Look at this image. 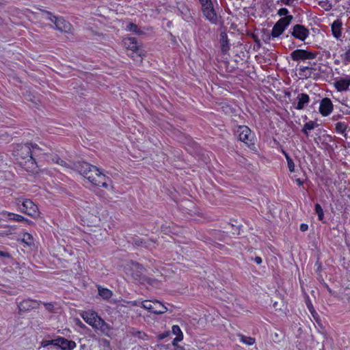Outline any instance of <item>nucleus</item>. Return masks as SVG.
<instances>
[{
	"label": "nucleus",
	"instance_id": "obj_21",
	"mask_svg": "<svg viewBox=\"0 0 350 350\" xmlns=\"http://www.w3.org/2000/svg\"><path fill=\"white\" fill-rule=\"evenodd\" d=\"M21 241L28 246H31L34 244V239L33 236L28 232L23 233L21 238Z\"/></svg>",
	"mask_w": 350,
	"mask_h": 350
},
{
	"label": "nucleus",
	"instance_id": "obj_51",
	"mask_svg": "<svg viewBox=\"0 0 350 350\" xmlns=\"http://www.w3.org/2000/svg\"><path fill=\"white\" fill-rule=\"evenodd\" d=\"M1 235H2V234H1V233H0V236H1Z\"/></svg>",
	"mask_w": 350,
	"mask_h": 350
},
{
	"label": "nucleus",
	"instance_id": "obj_14",
	"mask_svg": "<svg viewBox=\"0 0 350 350\" xmlns=\"http://www.w3.org/2000/svg\"><path fill=\"white\" fill-rule=\"evenodd\" d=\"M298 71L301 79L314 78L317 75L316 69L313 67L301 66Z\"/></svg>",
	"mask_w": 350,
	"mask_h": 350
},
{
	"label": "nucleus",
	"instance_id": "obj_31",
	"mask_svg": "<svg viewBox=\"0 0 350 350\" xmlns=\"http://www.w3.org/2000/svg\"><path fill=\"white\" fill-rule=\"evenodd\" d=\"M342 58L345 64L350 63V49L342 55Z\"/></svg>",
	"mask_w": 350,
	"mask_h": 350
},
{
	"label": "nucleus",
	"instance_id": "obj_26",
	"mask_svg": "<svg viewBox=\"0 0 350 350\" xmlns=\"http://www.w3.org/2000/svg\"><path fill=\"white\" fill-rule=\"evenodd\" d=\"M315 123L313 121H309L306 122L302 129V131L308 136V131L314 129Z\"/></svg>",
	"mask_w": 350,
	"mask_h": 350
},
{
	"label": "nucleus",
	"instance_id": "obj_50",
	"mask_svg": "<svg viewBox=\"0 0 350 350\" xmlns=\"http://www.w3.org/2000/svg\"><path fill=\"white\" fill-rule=\"evenodd\" d=\"M44 305H45L46 306H52L51 304H44Z\"/></svg>",
	"mask_w": 350,
	"mask_h": 350
},
{
	"label": "nucleus",
	"instance_id": "obj_42",
	"mask_svg": "<svg viewBox=\"0 0 350 350\" xmlns=\"http://www.w3.org/2000/svg\"><path fill=\"white\" fill-rule=\"evenodd\" d=\"M310 312L311 313L312 316L313 317V318L314 319H317L319 318L318 314L315 310H314V312Z\"/></svg>",
	"mask_w": 350,
	"mask_h": 350
},
{
	"label": "nucleus",
	"instance_id": "obj_1",
	"mask_svg": "<svg viewBox=\"0 0 350 350\" xmlns=\"http://www.w3.org/2000/svg\"><path fill=\"white\" fill-rule=\"evenodd\" d=\"M77 168L80 174L93 185L101 187L111 193L114 192L115 187L112 180L97 167L88 163H81Z\"/></svg>",
	"mask_w": 350,
	"mask_h": 350
},
{
	"label": "nucleus",
	"instance_id": "obj_39",
	"mask_svg": "<svg viewBox=\"0 0 350 350\" xmlns=\"http://www.w3.org/2000/svg\"><path fill=\"white\" fill-rule=\"evenodd\" d=\"M300 230L303 232L306 231L308 230V225L307 224H301L300 226Z\"/></svg>",
	"mask_w": 350,
	"mask_h": 350
},
{
	"label": "nucleus",
	"instance_id": "obj_41",
	"mask_svg": "<svg viewBox=\"0 0 350 350\" xmlns=\"http://www.w3.org/2000/svg\"><path fill=\"white\" fill-rule=\"evenodd\" d=\"M254 262L256 264L260 265L262 262V258L260 257H259V256H256L254 258Z\"/></svg>",
	"mask_w": 350,
	"mask_h": 350
},
{
	"label": "nucleus",
	"instance_id": "obj_20",
	"mask_svg": "<svg viewBox=\"0 0 350 350\" xmlns=\"http://www.w3.org/2000/svg\"><path fill=\"white\" fill-rule=\"evenodd\" d=\"M172 333L176 336L174 340V342H180L183 338V332L178 325H173L172 328Z\"/></svg>",
	"mask_w": 350,
	"mask_h": 350
},
{
	"label": "nucleus",
	"instance_id": "obj_34",
	"mask_svg": "<svg viewBox=\"0 0 350 350\" xmlns=\"http://www.w3.org/2000/svg\"><path fill=\"white\" fill-rule=\"evenodd\" d=\"M135 336H137L138 338L142 339V340H148V335L143 332H140V331H138L136 332L135 334Z\"/></svg>",
	"mask_w": 350,
	"mask_h": 350
},
{
	"label": "nucleus",
	"instance_id": "obj_49",
	"mask_svg": "<svg viewBox=\"0 0 350 350\" xmlns=\"http://www.w3.org/2000/svg\"><path fill=\"white\" fill-rule=\"evenodd\" d=\"M0 256H6V254H5V253L2 252H0Z\"/></svg>",
	"mask_w": 350,
	"mask_h": 350
},
{
	"label": "nucleus",
	"instance_id": "obj_7",
	"mask_svg": "<svg viewBox=\"0 0 350 350\" xmlns=\"http://www.w3.org/2000/svg\"><path fill=\"white\" fill-rule=\"evenodd\" d=\"M292 18V16H287L280 19L272 29L271 36L273 38L279 37L289 25Z\"/></svg>",
	"mask_w": 350,
	"mask_h": 350
},
{
	"label": "nucleus",
	"instance_id": "obj_40",
	"mask_svg": "<svg viewBox=\"0 0 350 350\" xmlns=\"http://www.w3.org/2000/svg\"><path fill=\"white\" fill-rule=\"evenodd\" d=\"M75 322H76V324L77 325H79L80 327H85V325L79 319H76Z\"/></svg>",
	"mask_w": 350,
	"mask_h": 350
},
{
	"label": "nucleus",
	"instance_id": "obj_46",
	"mask_svg": "<svg viewBox=\"0 0 350 350\" xmlns=\"http://www.w3.org/2000/svg\"><path fill=\"white\" fill-rule=\"evenodd\" d=\"M282 2H284V3L286 4H289L291 3V2L293 1V0H281Z\"/></svg>",
	"mask_w": 350,
	"mask_h": 350
},
{
	"label": "nucleus",
	"instance_id": "obj_38",
	"mask_svg": "<svg viewBox=\"0 0 350 350\" xmlns=\"http://www.w3.org/2000/svg\"><path fill=\"white\" fill-rule=\"evenodd\" d=\"M201 4H202V7L204 6V5H207L208 4H210L211 3V0H200Z\"/></svg>",
	"mask_w": 350,
	"mask_h": 350
},
{
	"label": "nucleus",
	"instance_id": "obj_44",
	"mask_svg": "<svg viewBox=\"0 0 350 350\" xmlns=\"http://www.w3.org/2000/svg\"><path fill=\"white\" fill-rule=\"evenodd\" d=\"M288 12L287 10L286 9H281L279 11V13L280 15H282V14H285Z\"/></svg>",
	"mask_w": 350,
	"mask_h": 350
},
{
	"label": "nucleus",
	"instance_id": "obj_13",
	"mask_svg": "<svg viewBox=\"0 0 350 350\" xmlns=\"http://www.w3.org/2000/svg\"><path fill=\"white\" fill-rule=\"evenodd\" d=\"M291 57L293 60H304L312 59L314 57V55L310 52L304 50H295L291 53Z\"/></svg>",
	"mask_w": 350,
	"mask_h": 350
},
{
	"label": "nucleus",
	"instance_id": "obj_33",
	"mask_svg": "<svg viewBox=\"0 0 350 350\" xmlns=\"http://www.w3.org/2000/svg\"><path fill=\"white\" fill-rule=\"evenodd\" d=\"M14 217H15V219H14L15 221H25L28 224H32V221L28 220L27 219H25L24 217H23V216L20 215L16 214V216H14Z\"/></svg>",
	"mask_w": 350,
	"mask_h": 350
},
{
	"label": "nucleus",
	"instance_id": "obj_8",
	"mask_svg": "<svg viewBox=\"0 0 350 350\" xmlns=\"http://www.w3.org/2000/svg\"><path fill=\"white\" fill-rule=\"evenodd\" d=\"M239 139L246 144H253L254 134L247 126H239L236 131Z\"/></svg>",
	"mask_w": 350,
	"mask_h": 350
},
{
	"label": "nucleus",
	"instance_id": "obj_30",
	"mask_svg": "<svg viewBox=\"0 0 350 350\" xmlns=\"http://www.w3.org/2000/svg\"><path fill=\"white\" fill-rule=\"evenodd\" d=\"M315 211L317 214L318 215V218L320 221H323L324 218V213L323 208H321V205L319 204H315Z\"/></svg>",
	"mask_w": 350,
	"mask_h": 350
},
{
	"label": "nucleus",
	"instance_id": "obj_5",
	"mask_svg": "<svg viewBox=\"0 0 350 350\" xmlns=\"http://www.w3.org/2000/svg\"><path fill=\"white\" fill-rule=\"evenodd\" d=\"M139 305L148 312L156 314H162L167 311V308L158 300H144L141 301Z\"/></svg>",
	"mask_w": 350,
	"mask_h": 350
},
{
	"label": "nucleus",
	"instance_id": "obj_23",
	"mask_svg": "<svg viewBox=\"0 0 350 350\" xmlns=\"http://www.w3.org/2000/svg\"><path fill=\"white\" fill-rule=\"evenodd\" d=\"M220 36L221 49L223 51L226 52L229 49L227 35L225 33H221Z\"/></svg>",
	"mask_w": 350,
	"mask_h": 350
},
{
	"label": "nucleus",
	"instance_id": "obj_37",
	"mask_svg": "<svg viewBox=\"0 0 350 350\" xmlns=\"http://www.w3.org/2000/svg\"><path fill=\"white\" fill-rule=\"evenodd\" d=\"M100 341L105 347H109L110 343L108 340L103 338Z\"/></svg>",
	"mask_w": 350,
	"mask_h": 350
},
{
	"label": "nucleus",
	"instance_id": "obj_15",
	"mask_svg": "<svg viewBox=\"0 0 350 350\" xmlns=\"http://www.w3.org/2000/svg\"><path fill=\"white\" fill-rule=\"evenodd\" d=\"M123 44L126 49L132 52H137L140 49V46L138 44L135 38L130 37L124 38L123 40Z\"/></svg>",
	"mask_w": 350,
	"mask_h": 350
},
{
	"label": "nucleus",
	"instance_id": "obj_48",
	"mask_svg": "<svg viewBox=\"0 0 350 350\" xmlns=\"http://www.w3.org/2000/svg\"><path fill=\"white\" fill-rule=\"evenodd\" d=\"M131 304L132 306H137V305H138V303H137V301H134L131 302Z\"/></svg>",
	"mask_w": 350,
	"mask_h": 350
},
{
	"label": "nucleus",
	"instance_id": "obj_10",
	"mask_svg": "<svg viewBox=\"0 0 350 350\" xmlns=\"http://www.w3.org/2000/svg\"><path fill=\"white\" fill-rule=\"evenodd\" d=\"M319 112L323 116H329L333 111V104L329 98L322 99L319 105Z\"/></svg>",
	"mask_w": 350,
	"mask_h": 350
},
{
	"label": "nucleus",
	"instance_id": "obj_9",
	"mask_svg": "<svg viewBox=\"0 0 350 350\" xmlns=\"http://www.w3.org/2000/svg\"><path fill=\"white\" fill-rule=\"evenodd\" d=\"M55 347H58L61 350H73L77 347V344L73 340L58 336L56 338Z\"/></svg>",
	"mask_w": 350,
	"mask_h": 350
},
{
	"label": "nucleus",
	"instance_id": "obj_4",
	"mask_svg": "<svg viewBox=\"0 0 350 350\" xmlns=\"http://www.w3.org/2000/svg\"><path fill=\"white\" fill-rule=\"evenodd\" d=\"M16 204H21L22 207L20 211L30 217L36 219L40 216V211L38 206L29 199L17 198L16 200Z\"/></svg>",
	"mask_w": 350,
	"mask_h": 350
},
{
	"label": "nucleus",
	"instance_id": "obj_17",
	"mask_svg": "<svg viewBox=\"0 0 350 350\" xmlns=\"http://www.w3.org/2000/svg\"><path fill=\"white\" fill-rule=\"evenodd\" d=\"M350 85V79H342L334 83V87L337 89L338 91H346Z\"/></svg>",
	"mask_w": 350,
	"mask_h": 350
},
{
	"label": "nucleus",
	"instance_id": "obj_43",
	"mask_svg": "<svg viewBox=\"0 0 350 350\" xmlns=\"http://www.w3.org/2000/svg\"><path fill=\"white\" fill-rule=\"evenodd\" d=\"M54 162L60 165H63L64 163L62 160H61L59 158H56L55 160H54Z\"/></svg>",
	"mask_w": 350,
	"mask_h": 350
},
{
	"label": "nucleus",
	"instance_id": "obj_45",
	"mask_svg": "<svg viewBox=\"0 0 350 350\" xmlns=\"http://www.w3.org/2000/svg\"><path fill=\"white\" fill-rule=\"evenodd\" d=\"M296 183L299 186H301L303 185V182L299 178L296 180Z\"/></svg>",
	"mask_w": 350,
	"mask_h": 350
},
{
	"label": "nucleus",
	"instance_id": "obj_3",
	"mask_svg": "<svg viewBox=\"0 0 350 350\" xmlns=\"http://www.w3.org/2000/svg\"><path fill=\"white\" fill-rule=\"evenodd\" d=\"M82 319L90 325L95 332H100L103 334L109 336L111 331V326L106 323L98 314L94 310H89L82 311L80 313Z\"/></svg>",
	"mask_w": 350,
	"mask_h": 350
},
{
	"label": "nucleus",
	"instance_id": "obj_22",
	"mask_svg": "<svg viewBox=\"0 0 350 350\" xmlns=\"http://www.w3.org/2000/svg\"><path fill=\"white\" fill-rule=\"evenodd\" d=\"M98 294L103 299H107L111 297L112 291L108 288L98 287Z\"/></svg>",
	"mask_w": 350,
	"mask_h": 350
},
{
	"label": "nucleus",
	"instance_id": "obj_6",
	"mask_svg": "<svg viewBox=\"0 0 350 350\" xmlns=\"http://www.w3.org/2000/svg\"><path fill=\"white\" fill-rule=\"evenodd\" d=\"M46 18L55 24V29L65 33L71 32L72 27L71 24L62 17L52 16L49 12H45Z\"/></svg>",
	"mask_w": 350,
	"mask_h": 350
},
{
	"label": "nucleus",
	"instance_id": "obj_28",
	"mask_svg": "<svg viewBox=\"0 0 350 350\" xmlns=\"http://www.w3.org/2000/svg\"><path fill=\"white\" fill-rule=\"evenodd\" d=\"M241 342L247 345H252L255 343V339L252 337L241 336Z\"/></svg>",
	"mask_w": 350,
	"mask_h": 350
},
{
	"label": "nucleus",
	"instance_id": "obj_19",
	"mask_svg": "<svg viewBox=\"0 0 350 350\" xmlns=\"http://www.w3.org/2000/svg\"><path fill=\"white\" fill-rule=\"evenodd\" d=\"M341 25L338 21H335L332 25V31L335 38H339L341 36Z\"/></svg>",
	"mask_w": 350,
	"mask_h": 350
},
{
	"label": "nucleus",
	"instance_id": "obj_18",
	"mask_svg": "<svg viewBox=\"0 0 350 350\" xmlns=\"http://www.w3.org/2000/svg\"><path fill=\"white\" fill-rule=\"evenodd\" d=\"M298 102L296 109L298 110L303 109L306 104L310 101V98L308 94H301L297 96Z\"/></svg>",
	"mask_w": 350,
	"mask_h": 350
},
{
	"label": "nucleus",
	"instance_id": "obj_25",
	"mask_svg": "<svg viewBox=\"0 0 350 350\" xmlns=\"http://www.w3.org/2000/svg\"><path fill=\"white\" fill-rule=\"evenodd\" d=\"M144 55V54L139 49L137 52H133V53L130 55V57L134 61L142 62Z\"/></svg>",
	"mask_w": 350,
	"mask_h": 350
},
{
	"label": "nucleus",
	"instance_id": "obj_35",
	"mask_svg": "<svg viewBox=\"0 0 350 350\" xmlns=\"http://www.w3.org/2000/svg\"><path fill=\"white\" fill-rule=\"evenodd\" d=\"M127 29L131 31H137V26L133 23H130L127 26Z\"/></svg>",
	"mask_w": 350,
	"mask_h": 350
},
{
	"label": "nucleus",
	"instance_id": "obj_32",
	"mask_svg": "<svg viewBox=\"0 0 350 350\" xmlns=\"http://www.w3.org/2000/svg\"><path fill=\"white\" fill-rule=\"evenodd\" d=\"M286 161L289 171L293 172L295 171V163L293 159L291 157H287Z\"/></svg>",
	"mask_w": 350,
	"mask_h": 350
},
{
	"label": "nucleus",
	"instance_id": "obj_11",
	"mask_svg": "<svg viewBox=\"0 0 350 350\" xmlns=\"http://www.w3.org/2000/svg\"><path fill=\"white\" fill-rule=\"evenodd\" d=\"M292 35L297 39L304 41L309 35V31L301 25H296L293 28Z\"/></svg>",
	"mask_w": 350,
	"mask_h": 350
},
{
	"label": "nucleus",
	"instance_id": "obj_24",
	"mask_svg": "<svg viewBox=\"0 0 350 350\" xmlns=\"http://www.w3.org/2000/svg\"><path fill=\"white\" fill-rule=\"evenodd\" d=\"M85 207V211L91 213L92 215H97L99 214V206L96 204H88L86 205Z\"/></svg>",
	"mask_w": 350,
	"mask_h": 350
},
{
	"label": "nucleus",
	"instance_id": "obj_16",
	"mask_svg": "<svg viewBox=\"0 0 350 350\" xmlns=\"http://www.w3.org/2000/svg\"><path fill=\"white\" fill-rule=\"evenodd\" d=\"M40 306V302L35 299H25L19 304V308L21 310H29L31 309H35L38 308Z\"/></svg>",
	"mask_w": 350,
	"mask_h": 350
},
{
	"label": "nucleus",
	"instance_id": "obj_12",
	"mask_svg": "<svg viewBox=\"0 0 350 350\" xmlns=\"http://www.w3.org/2000/svg\"><path fill=\"white\" fill-rule=\"evenodd\" d=\"M202 12L206 19L213 23H215L217 22V17L213 9L212 3L207 5L202 6Z\"/></svg>",
	"mask_w": 350,
	"mask_h": 350
},
{
	"label": "nucleus",
	"instance_id": "obj_2",
	"mask_svg": "<svg viewBox=\"0 0 350 350\" xmlns=\"http://www.w3.org/2000/svg\"><path fill=\"white\" fill-rule=\"evenodd\" d=\"M38 151H40V148L36 144H17L14 147L12 154L20 165H23V167L27 171L35 172L38 166L33 156Z\"/></svg>",
	"mask_w": 350,
	"mask_h": 350
},
{
	"label": "nucleus",
	"instance_id": "obj_36",
	"mask_svg": "<svg viewBox=\"0 0 350 350\" xmlns=\"http://www.w3.org/2000/svg\"><path fill=\"white\" fill-rule=\"evenodd\" d=\"M306 304H307V307H308L309 311L310 312H314V307H313V306L312 304V302L310 300H308L307 301Z\"/></svg>",
	"mask_w": 350,
	"mask_h": 350
},
{
	"label": "nucleus",
	"instance_id": "obj_47",
	"mask_svg": "<svg viewBox=\"0 0 350 350\" xmlns=\"http://www.w3.org/2000/svg\"><path fill=\"white\" fill-rule=\"evenodd\" d=\"M282 153L285 156V158L286 160H287V157H290L289 155L284 150H282Z\"/></svg>",
	"mask_w": 350,
	"mask_h": 350
},
{
	"label": "nucleus",
	"instance_id": "obj_27",
	"mask_svg": "<svg viewBox=\"0 0 350 350\" xmlns=\"http://www.w3.org/2000/svg\"><path fill=\"white\" fill-rule=\"evenodd\" d=\"M2 216V219L8 221H14L16 214L13 213H10L8 211H2L1 213Z\"/></svg>",
	"mask_w": 350,
	"mask_h": 350
},
{
	"label": "nucleus",
	"instance_id": "obj_29",
	"mask_svg": "<svg viewBox=\"0 0 350 350\" xmlns=\"http://www.w3.org/2000/svg\"><path fill=\"white\" fill-rule=\"evenodd\" d=\"M56 338L52 340H43L40 342V347L46 348L49 345L55 346Z\"/></svg>",
	"mask_w": 350,
	"mask_h": 350
}]
</instances>
